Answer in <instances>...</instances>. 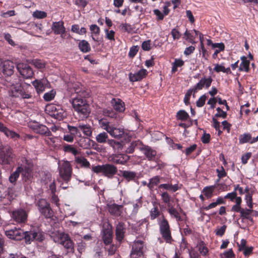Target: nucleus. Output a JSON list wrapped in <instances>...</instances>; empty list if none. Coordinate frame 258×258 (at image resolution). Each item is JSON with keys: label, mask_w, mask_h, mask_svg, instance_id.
<instances>
[{"label": "nucleus", "mask_w": 258, "mask_h": 258, "mask_svg": "<svg viewBox=\"0 0 258 258\" xmlns=\"http://www.w3.org/2000/svg\"><path fill=\"white\" fill-rule=\"evenodd\" d=\"M78 127L83 132L85 136L90 137L92 135V131L90 125L80 123L78 125Z\"/></svg>", "instance_id": "obj_30"}, {"label": "nucleus", "mask_w": 258, "mask_h": 258, "mask_svg": "<svg viewBox=\"0 0 258 258\" xmlns=\"http://www.w3.org/2000/svg\"><path fill=\"white\" fill-rule=\"evenodd\" d=\"M221 258H234V254L231 249L221 254Z\"/></svg>", "instance_id": "obj_58"}, {"label": "nucleus", "mask_w": 258, "mask_h": 258, "mask_svg": "<svg viewBox=\"0 0 258 258\" xmlns=\"http://www.w3.org/2000/svg\"><path fill=\"white\" fill-rule=\"evenodd\" d=\"M63 24V22L62 21L52 23L51 29L55 34L64 33L66 32V28Z\"/></svg>", "instance_id": "obj_20"}, {"label": "nucleus", "mask_w": 258, "mask_h": 258, "mask_svg": "<svg viewBox=\"0 0 258 258\" xmlns=\"http://www.w3.org/2000/svg\"><path fill=\"white\" fill-rule=\"evenodd\" d=\"M111 103L113 108L116 111L122 112L124 110V103L119 99H113L111 100Z\"/></svg>", "instance_id": "obj_28"}, {"label": "nucleus", "mask_w": 258, "mask_h": 258, "mask_svg": "<svg viewBox=\"0 0 258 258\" xmlns=\"http://www.w3.org/2000/svg\"><path fill=\"white\" fill-rule=\"evenodd\" d=\"M119 28L122 31L126 32L127 33H130L133 30L132 26L127 23L120 24L119 25Z\"/></svg>", "instance_id": "obj_55"}, {"label": "nucleus", "mask_w": 258, "mask_h": 258, "mask_svg": "<svg viewBox=\"0 0 258 258\" xmlns=\"http://www.w3.org/2000/svg\"><path fill=\"white\" fill-rule=\"evenodd\" d=\"M105 32L106 35V38L110 40H114V34L115 32L113 30H108L105 29Z\"/></svg>", "instance_id": "obj_61"}, {"label": "nucleus", "mask_w": 258, "mask_h": 258, "mask_svg": "<svg viewBox=\"0 0 258 258\" xmlns=\"http://www.w3.org/2000/svg\"><path fill=\"white\" fill-rule=\"evenodd\" d=\"M0 132H3L5 135L13 139H16L20 137V136L15 132L8 129L3 123H0Z\"/></svg>", "instance_id": "obj_25"}, {"label": "nucleus", "mask_w": 258, "mask_h": 258, "mask_svg": "<svg viewBox=\"0 0 258 258\" xmlns=\"http://www.w3.org/2000/svg\"><path fill=\"white\" fill-rule=\"evenodd\" d=\"M79 47L81 51L83 52H87L91 50L89 43L85 40H82L79 42Z\"/></svg>", "instance_id": "obj_36"}, {"label": "nucleus", "mask_w": 258, "mask_h": 258, "mask_svg": "<svg viewBox=\"0 0 258 258\" xmlns=\"http://www.w3.org/2000/svg\"><path fill=\"white\" fill-rule=\"evenodd\" d=\"M252 212L251 209H242L241 211L240 216L243 219H249L252 220V218L250 217V214Z\"/></svg>", "instance_id": "obj_47"}, {"label": "nucleus", "mask_w": 258, "mask_h": 258, "mask_svg": "<svg viewBox=\"0 0 258 258\" xmlns=\"http://www.w3.org/2000/svg\"><path fill=\"white\" fill-rule=\"evenodd\" d=\"M149 161H154L156 158V151L150 147L143 145L141 151Z\"/></svg>", "instance_id": "obj_17"}, {"label": "nucleus", "mask_w": 258, "mask_h": 258, "mask_svg": "<svg viewBox=\"0 0 258 258\" xmlns=\"http://www.w3.org/2000/svg\"><path fill=\"white\" fill-rule=\"evenodd\" d=\"M9 95L11 97L20 99H29L32 97L31 94L26 92L19 83L13 84L11 86L9 91Z\"/></svg>", "instance_id": "obj_4"}, {"label": "nucleus", "mask_w": 258, "mask_h": 258, "mask_svg": "<svg viewBox=\"0 0 258 258\" xmlns=\"http://www.w3.org/2000/svg\"><path fill=\"white\" fill-rule=\"evenodd\" d=\"M212 81L213 79L211 77L202 78L195 86V92H197V90H202L204 87L207 89L208 88L211 86Z\"/></svg>", "instance_id": "obj_16"}, {"label": "nucleus", "mask_w": 258, "mask_h": 258, "mask_svg": "<svg viewBox=\"0 0 258 258\" xmlns=\"http://www.w3.org/2000/svg\"><path fill=\"white\" fill-rule=\"evenodd\" d=\"M22 170V167H18L16 170L10 175L9 180L11 183H14L17 180Z\"/></svg>", "instance_id": "obj_40"}, {"label": "nucleus", "mask_w": 258, "mask_h": 258, "mask_svg": "<svg viewBox=\"0 0 258 258\" xmlns=\"http://www.w3.org/2000/svg\"><path fill=\"white\" fill-rule=\"evenodd\" d=\"M51 115L58 120H61L66 117L67 113L60 106H58L57 111L51 113Z\"/></svg>", "instance_id": "obj_31"}, {"label": "nucleus", "mask_w": 258, "mask_h": 258, "mask_svg": "<svg viewBox=\"0 0 258 258\" xmlns=\"http://www.w3.org/2000/svg\"><path fill=\"white\" fill-rule=\"evenodd\" d=\"M117 172L116 166L110 164L103 165V174L108 178H112Z\"/></svg>", "instance_id": "obj_15"}, {"label": "nucleus", "mask_w": 258, "mask_h": 258, "mask_svg": "<svg viewBox=\"0 0 258 258\" xmlns=\"http://www.w3.org/2000/svg\"><path fill=\"white\" fill-rule=\"evenodd\" d=\"M214 70L217 73H219L220 72L226 73L227 74L231 73L230 69L229 68L226 69L224 66L218 64L215 65Z\"/></svg>", "instance_id": "obj_49"}, {"label": "nucleus", "mask_w": 258, "mask_h": 258, "mask_svg": "<svg viewBox=\"0 0 258 258\" xmlns=\"http://www.w3.org/2000/svg\"><path fill=\"white\" fill-rule=\"evenodd\" d=\"M17 69L20 74L26 79L31 78L34 75L32 69L27 64L19 63L17 65Z\"/></svg>", "instance_id": "obj_10"}, {"label": "nucleus", "mask_w": 258, "mask_h": 258, "mask_svg": "<svg viewBox=\"0 0 258 258\" xmlns=\"http://www.w3.org/2000/svg\"><path fill=\"white\" fill-rule=\"evenodd\" d=\"M158 224L161 234L167 242H171L172 238L170 226L167 220L162 214V216L158 219Z\"/></svg>", "instance_id": "obj_5"}, {"label": "nucleus", "mask_w": 258, "mask_h": 258, "mask_svg": "<svg viewBox=\"0 0 258 258\" xmlns=\"http://www.w3.org/2000/svg\"><path fill=\"white\" fill-rule=\"evenodd\" d=\"M131 258H143V254L142 252L135 251L132 249V252L131 253Z\"/></svg>", "instance_id": "obj_64"}, {"label": "nucleus", "mask_w": 258, "mask_h": 258, "mask_svg": "<svg viewBox=\"0 0 258 258\" xmlns=\"http://www.w3.org/2000/svg\"><path fill=\"white\" fill-rule=\"evenodd\" d=\"M184 61L180 59H175L172 63V73H174L177 71V67H181L184 64Z\"/></svg>", "instance_id": "obj_46"}, {"label": "nucleus", "mask_w": 258, "mask_h": 258, "mask_svg": "<svg viewBox=\"0 0 258 258\" xmlns=\"http://www.w3.org/2000/svg\"><path fill=\"white\" fill-rule=\"evenodd\" d=\"M245 200L247 206L250 208H252V196L249 194H247L245 196Z\"/></svg>", "instance_id": "obj_63"}, {"label": "nucleus", "mask_w": 258, "mask_h": 258, "mask_svg": "<svg viewBox=\"0 0 258 258\" xmlns=\"http://www.w3.org/2000/svg\"><path fill=\"white\" fill-rule=\"evenodd\" d=\"M32 64L37 69H42L45 67V62L42 60L35 59L32 61Z\"/></svg>", "instance_id": "obj_52"}, {"label": "nucleus", "mask_w": 258, "mask_h": 258, "mask_svg": "<svg viewBox=\"0 0 258 258\" xmlns=\"http://www.w3.org/2000/svg\"><path fill=\"white\" fill-rule=\"evenodd\" d=\"M75 161L77 164H80L83 167H89L90 165L89 162L84 157H76Z\"/></svg>", "instance_id": "obj_41"}, {"label": "nucleus", "mask_w": 258, "mask_h": 258, "mask_svg": "<svg viewBox=\"0 0 258 258\" xmlns=\"http://www.w3.org/2000/svg\"><path fill=\"white\" fill-rule=\"evenodd\" d=\"M176 117L178 119L185 121L189 117L188 114L184 110H180L177 112Z\"/></svg>", "instance_id": "obj_44"}, {"label": "nucleus", "mask_w": 258, "mask_h": 258, "mask_svg": "<svg viewBox=\"0 0 258 258\" xmlns=\"http://www.w3.org/2000/svg\"><path fill=\"white\" fill-rule=\"evenodd\" d=\"M13 154L12 149L9 145L0 146V163L3 165L10 164L12 161Z\"/></svg>", "instance_id": "obj_7"}, {"label": "nucleus", "mask_w": 258, "mask_h": 258, "mask_svg": "<svg viewBox=\"0 0 258 258\" xmlns=\"http://www.w3.org/2000/svg\"><path fill=\"white\" fill-rule=\"evenodd\" d=\"M33 16L38 19H43L46 17L47 14L43 11H36L33 13Z\"/></svg>", "instance_id": "obj_57"}, {"label": "nucleus", "mask_w": 258, "mask_h": 258, "mask_svg": "<svg viewBox=\"0 0 258 258\" xmlns=\"http://www.w3.org/2000/svg\"><path fill=\"white\" fill-rule=\"evenodd\" d=\"M32 84L38 94L42 93L45 90V86L41 80H35Z\"/></svg>", "instance_id": "obj_33"}, {"label": "nucleus", "mask_w": 258, "mask_h": 258, "mask_svg": "<svg viewBox=\"0 0 258 258\" xmlns=\"http://www.w3.org/2000/svg\"><path fill=\"white\" fill-rule=\"evenodd\" d=\"M214 187L213 186H207L203 190V193L208 199L211 198L213 195Z\"/></svg>", "instance_id": "obj_45"}, {"label": "nucleus", "mask_w": 258, "mask_h": 258, "mask_svg": "<svg viewBox=\"0 0 258 258\" xmlns=\"http://www.w3.org/2000/svg\"><path fill=\"white\" fill-rule=\"evenodd\" d=\"M147 74V71L145 69H141L138 72L130 74V79L131 81H139L143 79Z\"/></svg>", "instance_id": "obj_22"}, {"label": "nucleus", "mask_w": 258, "mask_h": 258, "mask_svg": "<svg viewBox=\"0 0 258 258\" xmlns=\"http://www.w3.org/2000/svg\"><path fill=\"white\" fill-rule=\"evenodd\" d=\"M122 206L115 204L108 206L109 212L115 216H119L122 213Z\"/></svg>", "instance_id": "obj_26"}, {"label": "nucleus", "mask_w": 258, "mask_h": 258, "mask_svg": "<svg viewBox=\"0 0 258 258\" xmlns=\"http://www.w3.org/2000/svg\"><path fill=\"white\" fill-rule=\"evenodd\" d=\"M160 212L159 211L157 206L152 208L150 211V218L151 220H154L160 215Z\"/></svg>", "instance_id": "obj_50"}, {"label": "nucleus", "mask_w": 258, "mask_h": 258, "mask_svg": "<svg viewBox=\"0 0 258 258\" xmlns=\"http://www.w3.org/2000/svg\"><path fill=\"white\" fill-rule=\"evenodd\" d=\"M75 91L77 96L72 99V104L79 119L84 120L89 117L91 112L90 106L85 99L86 92L84 90L77 88Z\"/></svg>", "instance_id": "obj_1"}, {"label": "nucleus", "mask_w": 258, "mask_h": 258, "mask_svg": "<svg viewBox=\"0 0 258 258\" xmlns=\"http://www.w3.org/2000/svg\"><path fill=\"white\" fill-rule=\"evenodd\" d=\"M27 214L22 209L16 210L13 212V218L17 223H24L27 219Z\"/></svg>", "instance_id": "obj_14"}, {"label": "nucleus", "mask_w": 258, "mask_h": 258, "mask_svg": "<svg viewBox=\"0 0 258 258\" xmlns=\"http://www.w3.org/2000/svg\"><path fill=\"white\" fill-rule=\"evenodd\" d=\"M63 151L65 152L72 153L75 156L79 154V152L73 145L66 144L63 146Z\"/></svg>", "instance_id": "obj_38"}, {"label": "nucleus", "mask_w": 258, "mask_h": 258, "mask_svg": "<svg viewBox=\"0 0 258 258\" xmlns=\"http://www.w3.org/2000/svg\"><path fill=\"white\" fill-rule=\"evenodd\" d=\"M168 212L171 217H173L176 219L177 221H182V219L180 216L179 212L172 205H168Z\"/></svg>", "instance_id": "obj_29"}, {"label": "nucleus", "mask_w": 258, "mask_h": 258, "mask_svg": "<svg viewBox=\"0 0 258 258\" xmlns=\"http://www.w3.org/2000/svg\"><path fill=\"white\" fill-rule=\"evenodd\" d=\"M249 61L246 60L244 57V59H242V61L240 64L239 69L241 71H245V72H248L249 70Z\"/></svg>", "instance_id": "obj_54"}, {"label": "nucleus", "mask_w": 258, "mask_h": 258, "mask_svg": "<svg viewBox=\"0 0 258 258\" xmlns=\"http://www.w3.org/2000/svg\"><path fill=\"white\" fill-rule=\"evenodd\" d=\"M20 173L22 174V176L26 178V180L30 177L31 175V169L29 167H22V170L21 171Z\"/></svg>", "instance_id": "obj_51"}, {"label": "nucleus", "mask_w": 258, "mask_h": 258, "mask_svg": "<svg viewBox=\"0 0 258 258\" xmlns=\"http://www.w3.org/2000/svg\"><path fill=\"white\" fill-rule=\"evenodd\" d=\"M79 146L84 149H89L93 147L94 142L88 138L81 137L78 142Z\"/></svg>", "instance_id": "obj_23"}, {"label": "nucleus", "mask_w": 258, "mask_h": 258, "mask_svg": "<svg viewBox=\"0 0 258 258\" xmlns=\"http://www.w3.org/2000/svg\"><path fill=\"white\" fill-rule=\"evenodd\" d=\"M99 125L102 129L106 131L114 138H120L124 133L123 128L115 127L114 124L105 119H100L99 120Z\"/></svg>", "instance_id": "obj_3"}, {"label": "nucleus", "mask_w": 258, "mask_h": 258, "mask_svg": "<svg viewBox=\"0 0 258 258\" xmlns=\"http://www.w3.org/2000/svg\"><path fill=\"white\" fill-rule=\"evenodd\" d=\"M226 227V226L224 225L220 228H218L215 231L216 234L222 236L224 234Z\"/></svg>", "instance_id": "obj_62"}, {"label": "nucleus", "mask_w": 258, "mask_h": 258, "mask_svg": "<svg viewBox=\"0 0 258 258\" xmlns=\"http://www.w3.org/2000/svg\"><path fill=\"white\" fill-rule=\"evenodd\" d=\"M30 126L36 133L44 135L46 136H50L51 135V132L45 125L35 122L33 124H30Z\"/></svg>", "instance_id": "obj_13"}, {"label": "nucleus", "mask_w": 258, "mask_h": 258, "mask_svg": "<svg viewBox=\"0 0 258 258\" xmlns=\"http://www.w3.org/2000/svg\"><path fill=\"white\" fill-rule=\"evenodd\" d=\"M143 145L140 140L133 141L126 148L125 152L128 154H132L134 152L136 149H138L141 151Z\"/></svg>", "instance_id": "obj_21"}, {"label": "nucleus", "mask_w": 258, "mask_h": 258, "mask_svg": "<svg viewBox=\"0 0 258 258\" xmlns=\"http://www.w3.org/2000/svg\"><path fill=\"white\" fill-rule=\"evenodd\" d=\"M130 159V157L126 154H119L114 155L112 161L114 163L123 165L125 164Z\"/></svg>", "instance_id": "obj_19"}, {"label": "nucleus", "mask_w": 258, "mask_h": 258, "mask_svg": "<svg viewBox=\"0 0 258 258\" xmlns=\"http://www.w3.org/2000/svg\"><path fill=\"white\" fill-rule=\"evenodd\" d=\"M125 231V225L123 223H119L116 227V239L120 241L124 236V233Z\"/></svg>", "instance_id": "obj_24"}, {"label": "nucleus", "mask_w": 258, "mask_h": 258, "mask_svg": "<svg viewBox=\"0 0 258 258\" xmlns=\"http://www.w3.org/2000/svg\"><path fill=\"white\" fill-rule=\"evenodd\" d=\"M74 3L79 8H84L87 6L88 2L86 0H75Z\"/></svg>", "instance_id": "obj_60"}, {"label": "nucleus", "mask_w": 258, "mask_h": 258, "mask_svg": "<svg viewBox=\"0 0 258 258\" xmlns=\"http://www.w3.org/2000/svg\"><path fill=\"white\" fill-rule=\"evenodd\" d=\"M50 236L55 242L61 244L67 249H72L73 248V243L68 234L57 232L56 233H52Z\"/></svg>", "instance_id": "obj_6"}, {"label": "nucleus", "mask_w": 258, "mask_h": 258, "mask_svg": "<svg viewBox=\"0 0 258 258\" xmlns=\"http://www.w3.org/2000/svg\"><path fill=\"white\" fill-rule=\"evenodd\" d=\"M200 253L203 255H206L208 253V249L203 241H200L197 245Z\"/></svg>", "instance_id": "obj_35"}, {"label": "nucleus", "mask_w": 258, "mask_h": 258, "mask_svg": "<svg viewBox=\"0 0 258 258\" xmlns=\"http://www.w3.org/2000/svg\"><path fill=\"white\" fill-rule=\"evenodd\" d=\"M107 139L108 135L107 133L105 132L101 133L96 137V140L99 143H105L106 142Z\"/></svg>", "instance_id": "obj_42"}, {"label": "nucleus", "mask_w": 258, "mask_h": 258, "mask_svg": "<svg viewBox=\"0 0 258 258\" xmlns=\"http://www.w3.org/2000/svg\"><path fill=\"white\" fill-rule=\"evenodd\" d=\"M145 248L144 243L142 241L137 240L136 241L132 247V249L135 251L142 252L143 254L144 249Z\"/></svg>", "instance_id": "obj_32"}, {"label": "nucleus", "mask_w": 258, "mask_h": 258, "mask_svg": "<svg viewBox=\"0 0 258 258\" xmlns=\"http://www.w3.org/2000/svg\"><path fill=\"white\" fill-rule=\"evenodd\" d=\"M107 143L115 150H120L122 149V145L119 142L111 139L108 140Z\"/></svg>", "instance_id": "obj_39"}, {"label": "nucleus", "mask_w": 258, "mask_h": 258, "mask_svg": "<svg viewBox=\"0 0 258 258\" xmlns=\"http://www.w3.org/2000/svg\"><path fill=\"white\" fill-rule=\"evenodd\" d=\"M102 239L104 243L106 244H109L112 240V230L111 226L107 223L104 225L102 231Z\"/></svg>", "instance_id": "obj_12"}, {"label": "nucleus", "mask_w": 258, "mask_h": 258, "mask_svg": "<svg viewBox=\"0 0 258 258\" xmlns=\"http://www.w3.org/2000/svg\"><path fill=\"white\" fill-rule=\"evenodd\" d=\"M55 96V93L53 90L47 92L44 94L43 98L46 101H50L52 100Z\"/></svg>", "instance_id": "obj_56"}, {"label": "nucleus", "mask_w": 258, "mask_h": 258, "mask_svg": "<svg viewBox=\"0 0 258 258\" xmlns=\"http://www.w3.org/2000/svg\"><path fill=\"white\" fill-rule=\"evenodd\" d=\"M15 64L10 60L3 61L0 58V70L3 74L7 76H10L14 72Z\"/></svg>", "instance_id": "obj_9"}, {"label": "nucleus", "mask_w": 258, "mask_h": 258, "mask_svg": "<svg viewBox=\"0 0 258 258\" xmlns=\"http://www.w3.org/2000/svg\"><path fill=\"white\" fill-rule=\"evenodd\" d=\"M160 178L159 176H155L150 179V182L148 184V187L149 189H152L153 187L157 185L160 182Z\"/></svg>", "instance_id": "obj_43"}, {"label": "nucleus", "mask_w": 258, "mask_h": 258, "mask_svg": "<svg viewBox=\"0 0 258 258\" xmlns=\"http://www.w3.org/2000/svg\"><path fill=\"white\" fill-rule=\"evenodd\" d=\"M40 213L46 218H50L53 216V211L50 204L45 199H40L37 202Z\"/></svg>", "instance_id": "obj_8"}, {"label": "nucleus", "mask_w": 258, "mask_h": 258, "mask_svg": "<svg viewBox=\"0 0 258 258\" xmlns=\"http://www.w3.org/2000/svg\"><path fill=\"white\" fill-rule=\"evenodd\" d=\"M68 128L71 134L73 136H81V134L79 130V127L70 125H68Z\"/></svg>", "instance_id": "obj_48"}, {"label": "nucleus", "mask_w": 258, "mask_h": 258, "mask_svg": "<svg viewBox=\"0 0 258 258\" xmlns=\"http://www.w3.org/2000/svg\"><path fill=\"white\" fill-rule=\"evenodd\" d=\"M239 141L240 144H244L246 143H250L252 144V138L249 134H244L241 135L239 137Z\"/></svg>", "instance_id": "obj_37"}, {"label": "nucleus", "mask_w": 258, "mask_h": 258, "mask_svg": "<svg viewBox=\"0 0 258 258\" xmlns=\"http://www.w3.org/2000/svg\"><path fill=\"white\" fill-rule=\"evenodd\" d=\"M207 99V96L205 95H202L196 102V105L198 107H203Z\"/></svg>", "instance_id": "obj_59"}, {"label": "nucleus", "mask_w": 258, "mask_h": 258, "mask_svg": "<svg viewBox=\"0 0 258 258\" xmlns=\"http://www.w3.org/2000/svg\"><path fill=\"white\" fill-rule=\"evenodd\" d=\"M4 197L0 196V201L3 202L5 198H7L8 200L11 202L17 197V194L13 187H9L6 192Z\"/></svg>", "instance_id": "obj_27"}, {"label": "nucleus", "mask_w": 258, "mask_h": 258, "mask_svg": "<svg viewBox=\"0 0 258 258\" xmlns=\"http://www.w3.org/2000/svg\"><path fill=\"white\" fill-rule=\"evenodd\" d=\"M122 176L125 178L127 181L134 180L136 176V173L135 172L131 171H122Z\"/></svg>", "instance_id": "obj_34"}, {"label": "nucleus", "mask_w": 258, "mask_h": 258, "mask_svg": "<svg viewBox=\"0 0 258 258\" xmlns=\"http://www.w3.org/2000/svg\"><path fill=\"white\" fill-rule=\"evenodd\" d=\"M25 238L27 241L36 240L42 241L44 239L43 235L40 232L31 231L25 232Z\"/></svg>", "instance_id": "obj_18"}, {"label": "nucleus", "mask_w": 258, "mask_h": 258, "mask_svg": "<svg viewBox=\"0 0 258 258\" xmlns=\"http://www.w3.org/2000/svg\"><path fill=\"white\" fill-rule=\"evenodd\" d=\"M59 178V182L61 183L62 188L66 189L68 186H63V182L68 183L72 178V168L70 163L68 161H62L58 166Z\"/></svg>", "instance_id": "obj_2"}, {"label": "nucleus", "mask_w": 258, "mask_h": 258, "mask_svg": "<svg viewBox=\"0 0 258 258\" xmlns=\"http://www.w3.org/2000/svg\"><path fill=\"white\" fill-rule=\"evenodd\" d=\"M162 200L163 202L167 205V207H168V205H172L170 203L171 198L169 194L167 192H163L161 194Z\"/></svg>", "instance_id": "obj_53"}, {"label": "nucleus", "mask_w": 258, "mask_h": 258, "mask_svg": "<svg viewBox=\"0 0 258 258\" xmlns=\"http://www.w3.org/2000/svg\"><path fill=\"white\" fill-rule=\"evenodd\" d=\"M6 235L10 239L19 240L25 237V232L21 229H12L5 231Z\"/></svg>", "instance_id": "obj_11"}]
</instances>
